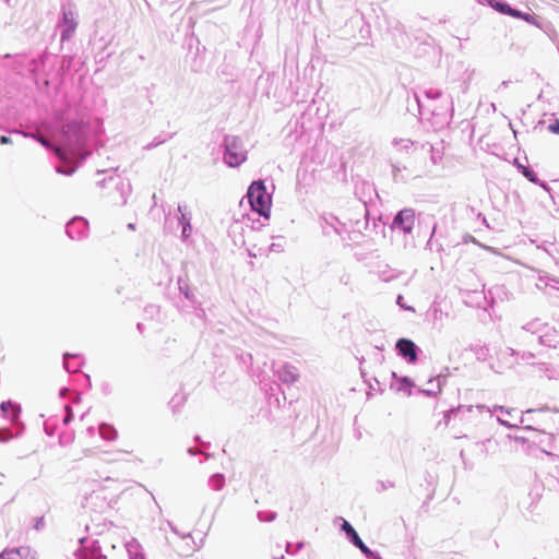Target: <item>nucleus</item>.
Returning <instances> with one entry per match:
<instances>
[{
  "instance_id": "obj_1",
  "label": "nucleus",
  "mask_w": 559,
  "mask_h": 559,
  "mask_svg": "<svg viewBox=\"0 0 559 559\" xmlns=\"http://www.w3.org/2000/svg\"><path fill=\"white\" fill-rule=\"evenodd\" d=\"M521 329L526 332L532 341L547 348L559 349V324L551 325L540 318H534L524 323Z\"/></svg>"
},
{
  "instance_id": "obj_2",
  "label": "nucleus",
  "mask_w": 559,
  "mask_h": 559,
  "mask_svg": "<svg viewBox=\"0 0 559 559\" xmlns=\"http://www.w3.org/2000/svg\"><path fill=\"white\" fill-rule=\"evenodd\" d=\"M559 423V412L549 407L530 408L521 412L519 423L524 425L523 429L536 432L547 430L556 423Z\"/></svg>"
},
{
  "instance_id": "obj_3",
  "label": "nucleus",
  "mask_w": 559,
  "mask_h": 559,
  "mask_svg": "<svg viewBox=\"0 0 559 559\" xmlns=\"http://www.w3.org/2000/svg\"><path fill=\"white\" fill-rule=\"evenodd\" d=\"M252 212L265 221L270 218L272 193L267 191L263 179L251 182L246 194Z\"/></svg>"
},
{
  "instance_id": "obj_4",
  "label": "nucleus",
  "mask_w": 559,
  "mask_h": 559,
  "mask_svg": "<svg viewBox=\"0 0 559 559\" xmlns=\"http://www.w3.org/2000/svg\"><path fill=\"white\" fill-rule=\"evenodd\" d=\"M97 186L108 190L106 195L116 205H124L131 193V183L127 177H104Z\"/></svg>"
},
{
  "instance_id": "obj_5",
  "label": "nucleus",
  "mask_w": 559,
  "mask_h": 559,
  "mask_svg": "<svg viewBox=\"0 0 559 559\" xmlns=\"http://www.w3.org/2000/svg\"><path fill=\"white\" fill-rule=\"evenodd\" d=\"M37 142H39L47 151H51L64 164H71L84 158V154L82 152L84 141L80 135L75 139L73 146L70 143H67L61 147L50 143L47 139L41 136H37Z\"/></svg>"
},
{
  "instance_id": "obj_6",
  "label": "nucleus",
  "mask_w": 559,
  "mask_h": 559,
  "mask_svg": "<svg viewBox=\"0 0 559 559\" xmlns=\"http://www.w3.org/2000/svg\"><path fill=\"white\" fill-rule=\"evenodd\" d=\"M224 162L229 167H237L247 159V151L240 138L227 135L224 139Z\"/></svg>"
},
{
  "instance_id": "obj_7",
  "label": "nucleus",
  "mask_w": 559,
  "mask_h": 559,
  "mask_svg": "<svg viewBox=\"0 0 559 559\" xmlns=\"http://www.w3.org/2000/svg\"><path fill=\"white\" fill-rule=\"evenodd\" d=\"M558 436L547 430L536 432L532 439V444H536L543 453L552 460L559 459Z\"/></svg>"
},
{
  "instance_id": "obj_8",
  "label": "nucleus",
  "mask_w": 559,
  "mask_h": 559,
  "mask_svg": "<svg viewBox=\"0 0 559 559\" xmlns=\"http://www.w3.org/2000/svg\"><path fill=\"white\" fill-rule=\"evenodd\" d=\"M78 27V14L72 5L62 7V16L58 24L61 41L69 40L73 37Z\"/></svg>"
},
{
  "instance_id": "obj_9",
  "label": "nucleus",
  "mask_w": 559,
  "mask_h": 559,
  "mask_svg": "<svg viewBox=\"0 0 559 559\" xmlns=\"http://www.w3.org/2000/svg\"><path fill=\"white\" fill-rule=\"evenodd\" d=\"M343 521L341 525V531L345 533L346 538L352 543L355 547H357L367 559H382L378 551L370 549L360 538L354 526L346 520Z\"/></svg>"
},
{
  "instance_id": "obj_10",
  "label": "nucleus",
  "mask_w": 559,
  "mask_h": 559,
  "mask_svg": "<svg viewBox=\"0 0 559 559\" xmlns=\"http://www.w3.org/2000/svg\"><path fill=\"white\" fill-rule=\"evenodd\" d=\"M79 548L75 550L74 556L78 559H106L102 554V548L97 539H91L88 536L79 538Z\"/></svg>"
},
{
  "instance_id": "obj_11",
  "label": "nucleus",
  "mask_w": 559,
  "mask_h": 559,
  "mask_svg": "<svg viewBox=\"0 0 559 559\" xmlns=\"http://www.w3.org/2000/svg\"><path fill=\"white\" fill-rule=\"evenodd\" d=\"M90 224L83 216L72 217L66 225L67 236L74 241H82L88 237Z\"/></svg>"
},
{
  "instance_id": "obj_12",
  "label": "nucleus",
  "mask_w": 559,
  "mask_h": 559,
  "mask_svg": "<svg viewBox=\"0 0 559 559\" xmlns=\"http://www.w3.org/2000/svg\"><path fill=\"white\" fill-rule=\"evenodd\" d=\"M415 221V210L411 207H405L395 214L391 224V228L393 230H399L404 234H411L413 231Z\"/></svg>"
},
{
  "instance_id": "obj_13",
  "label": "nucleus",
  "mask_w": 559,
  "mask_h": 559,
  "mask_svg": "<svg viewBox=\"0 0 559 559\" xmlns=\"http://www.w3.org/2000/svg\"><path fill=\"white\" fill-rule=\"evenodd\" d=\"M395 350L397 356L412 365L418 360V356L421 353V349L415 344V342L405 337L396 341Z\"/></svg>"
},
{
  "instance_id": "obj_14",
  "label": "nucleus",
  "mask_w": 559,
  "mask_h": 559,
  "mask_svg": "<svg viewBox=\"0 0 559 559\" xmlns=\"http://www.w3.org/2000/svg\"><path fill=\"white\" fill-rule=\"evenodd\" d=\"M354 193L365 206H367L368 203L373 202L374 199L379 198L374 183L365 179L355 183Z\"/></svg>"
},
{
  "instance_id": "obj_15",
  "label": "nucleus",
  "mask_w": 559,
  "mask_h": 559,
  "mask_svg": "<svg viewBox=\"0 0 559 559\" xmlns=\"http://www.w3.org/2000/svg\"><path fill=\"white\" fill-rule=\"evenodd\" d=\"M179 212L178 216V223L181 225V239L182 241H187L192 233V226H191V213L187 212V206L182 204H178L177 207Z\"/></svg>"
},
{
  "instance_id": "obj_16",
  "label": "nucleus",
  "mask_w": 559,
  "mask_h": 559,
  "mask_svg": "<svg viewBox=\"0 0 559 559\" xmlns=\"http://www.w3.org/2000/svg\"><path fill=\"white\" fill-rule=\"evenodd\" d=\"M177 285H178V289H179L180 294H182L185 296V298L191 304V306L195 310H200V312L203 314L204 310L201 308V302L198 300L197 296L191 290L188 280H186L183 277H179L177 280Z\"/></svg>"
},
{
  "instance_id": "obj_17",
  "label": "nucleus",
  "mask_w": 559,
  "mask_h": 559,
  "mask_svg": "<svg viewBox=\"0 0 559 559\" xmlns=\"http://www.w3.org/2000/svg\"><path fill=\"white\" fill-rule=\"evenodd\" d=\"M275 373H276L277 378L283 383H287V384L295 383L299 378L298 369L295 366L289 365V364H284V365L280 366L275 370Z\"/></svg>"
},
{
  "instance_id": "obj_18",
  "label": "nucleus",
  "mask_w": 559,
  "mask_h": 559,
  "mask_svg": "<svg viewBox=\"0 0 559 559\" xmlns=\"http://www.w3.org/2000/svg\"><path fill=\"white\" fill-rule=\"evenodd\" d=\"M83 364L84 361L79 354H63V367L68 372H78Z\"/></svg>"
},
{
  "instance_id": "obj_19",
  "label": "nucleus",
  "mask_w": 559,
  "mask_h": 559,
  "mask_svg": "<svg viewBox=\"0 0 559 559\" xmlns=\"http://www.w3.org/2000/svg\"><path fill=\"white\" fill-rule=\"evenodd\" d=\"M126 550L129 559H146L143 547L136 538H131L127 542Z\"/></svg>"
},
{
  "instance_id": "obj_20",
  "label": "nucleus",
  "mask_w": 559,
  "mask_h": 559,
  "mask_svg": "<svg viewBox=\"0 0 559 559\" xmlns=\"http://www.w3.org/2000/svg\"><path fill=\"white\" fill-rule=\"evenodd\" d=\"M441 91L438 88L430 87L426 90L421 97H416L419 108L429 107V102L439 99L441 97Z\"/></svg>"
},
{
  "instance_id": "obj_21",
  "label": "nucleus",
  "mask_w": 559,
  "mask_h": 559,
  "mask_svg": "<svg viewBox=\"0 0 559 559\" xmlns=\"http://www.w3.org/2000/svg\"><path fill=\"white\" fill-rule=\"evenodd\" d=\"M99 436L107 441H114L118 438V431L117 429L107 423H103L98 427Z\"/></svg>"
},
{
  "instance_id": "obj_22",
  "label": "nucleus",
  "mask_w": 559,
  "mask_h": 559,
  "mask_svg": "<svg viewBox=\"0 0 559 559\" xmlns=\"http://www.w3.org/2000/svg\"><path fill=\"white\" fill-rule=\"evenodd\" d=\"M392 377L399 380L396 391L406 392L408 395L412 394V388L414 386V382L412 381L411 378L406 376L397 378L395 372H392Z\"/></svg>"
},
{
  "instance_id": "obj_23",
  "label": "nucleus",
  "mask_w": 559,
  "mask_h": 559,
  "mask_svg": "<svg viewBox=\"0 0 559 559\" xmlns=\"http://www.w3.org/2000/svg\"><path fill=\"white\" fill-rule=\"evenodd\" d=\"M209 487L215 491H218V490H222L223 487L225 486V476L224 474H221V473H216L214 475H212L210 478H209Z\"/></svg>"
},
{
  "instance_id": "obj_24",
  "label": "nucleus",
  "mask_w": 559,
  "mask_h": 559,
  "mask_svg": "<svg viewBox=\"0 0 559 559\" xmlns=\"http://www.w3.org/2000/svg\"><path fill=\"white\" fill-rule=\"evenodd\" d=\"M0 559H29L28 554L22 551V549H12L5 551L0 556Z\"/></svg>"
},
{
  "instance_id": "obj_25",
  "label": "nucleus",
  "mask_w": 559,
  "mask_h": 559,
  "mask_svg": "<svg viewBox=\"0 0 559 559\" xmlns=\"http://www.w3.org/2000/svg\"><path fill=\"white\" fill-rule=\"evenodd\" d=\"M392 145L396 151H408L413 147L414 143L409 139H394Z\"/></svg>"
},
{
  "instance_id": "obj_26",
  "label": "nucleus",
  "mask_w": 559,
  "mask_h": 559,
  "mask_svg": "<svg viewBox=\"0 0 559 559\" xmlns=\"http://www.w3.org/2000/svg\"><path fill=\"white\" fill-rule=\"evenodd\" d=\"M333 222H335L337 225H341L337 218L332 217V222H328L325 219L326 225L322 227L324 235H330L331 230H333L338 236H342V227L336 226Z\"/></svg>"
},
{
  "instance_id": "obj_27",
  "label": "nucleus",
  "mask_w": 559,
  "mask_h": 559,
  "mask_svg": "<svg viewBox=\"0 0 559 559\" xmlns=\"http://www.w3.org/2000/svg\"><path fill=\"white\" fill-rule=\"evenodd\" d=\"M538 281L544 283L546 287H551L559 290V278L550 275H539Z\"/></svg>"
},
{
  "instance_id": "obj_28",
  "label": "nucleus",
  "mask_w": 559,
  "mask_h": 559,
  "mask_svg": "<svg viewBox=\"0 0 559 559\" xmlns=\"http://www.w3.org/2000/svg\"><path fill=\"white\" fill-rule=\"evenodd\" d=\"M395 487V483L392 481V480H377L376 484H374V490L378 492V493H381L388 489H391V488H394Z\"/></svg>"
},
{
  "instance_id": "obj_29",
  "label": "nucleus",
  "mask_w": 559,
  "mask_h": 559,
  "mask_svg": "<svg viewBox=\"0 0 559 559\" xmlns=\"http://www.w3.org/2000/svg\"><path fill=\"white\" fill-rule=\"evenodd\" d=\"M257 518L260 522L270 523L277 518V513L274 511H259Z\"/></svg>"
},
{
  "instance_id": "obj_30",
  "label": "nucleus",
  "mask_w": 559,
  "mask_h": 559,
  "mask_svg": "<svg viewBox=\"0 0 559 559\" xmlns=\"http://www.w3.org/2000/svg\"><path fill=\"white\" fill-rule=\"evenodd\" d=\"M491 8H493L496 11L507 14L509 10V4L502 0H488Z\"/></svg>"
},
{
  "instance_id": "obj_31",
  "label": "nucleus",
  "mask_w": 559,
  "mask_h": 559,
  "mask_svg": "<svg viewBox=\"0 0 559 559\" xmlns=\"http://www.w3.org/2000/svg\"><path fill=\"white\" fill-rule=\"evenodd\" d=\"M531 182L535 183V185H538L540 186L542 188H544L547 192H549L550 197L552 198V194H551V188L548 186V183H546L545 181H542L540 180V177H526Z\"/></svg>"
},
{
  "instance_id": "obj_32",
  "label": "nucleus",
  "mask_w": 559,
  "mask_h": 559,
  "mask_svg": "<svg viewBox=\"0 0 559 559\" xmlns=\"http://www.w3.org/2000/svg\"><path fill=\"white\" fill-rule=\"evenodd\" d=\"M66 393L71 394V401H72L73 403H79V402L81 401V393H79V392H76V391L71 392L70 390H68V389H66V388H63V389H61V390H60V395H61L62 397H64V396H66Z\"/></svg>"
},
{
  "instance_id": "obj_33",
  "label": "nucleus",
  "mask_w": 559,
  "mask_h": 559,
  "mask_svg": "<svg viewBox=\"0 0 559 559\" xmlns=\"http://www.w3.org/2000/svg\"><path fill=\"white\" fill-rule=\"evenodd\" d=\"M44 430L47 436L52 437L56 430V423H52L50 419L44 423Z\"/></svg>"
},
{
  "instance_id": "obj_34",
  "label": "nucleus",
  "mask_w": 559,
  "mask_h": 559,
  "mask_svg": "<svg viewBox=\"0 0 559 559\" xmlns=\"http://www.w3.org/2000/svg\"><path fill=\"white\" fill-rule=\"evenodd\" d=\"M304 545L305 544L302 542H299L296 545H294V544L288 542L286 544V552L287 554H296L297 551H299L304 547Z\"/></svg>"
},
{
  "instance_id": "obj_35",
  "label": "nucleus",
  "mask_w": 559,
  "mask_h": 559,
  "mask_svg": "<svg viewBox=\"0 0 559 559\" xmlns=\"http://www.w3.org/2000/svg\"><path fill=\"white\" fill-rule=\"evenodd\" d=\"M63 407H64L66 414L62 418V423H63V425H68L73 419V412H72V408L68 404H66Z\"/></svg>"
},
{
  "instance_id": "obj_36",
  "label": "nucleus",
  "mask_w": 559,
  "mask_h": 559,
  "mask_svg": "<svg viewBox=\"0 0 559 559\" xmlns=\"http://www.w3.org/2000/svg\"><path fill=\"white\" fill-rule=\"evenodd\" d=\"M130 453H131V451H128V450H117V451L110 453L111 457L108 459V461H110V462H119V461L122 460L121 459L122 454H130Z\"/></svg>"
},
{
  "instance_id": "obj_37",
  "label": "nucleus",
  "mask_w": 559,
  "mask_h": 559,
  "mask_svg": "<svg viewBox=\"0 0 559 559\" xmlns=\"http://www.w3.org/2000/svg\"><path fill=\"white\" fill-rule=\"evenodd\" d=\"M144 311L148 317L154 318L156 314L159 313V307L157 305H147L144 308Z\"/></svg>"
},
{
  "instance_id": "obj_38",
  "label": "nucleus",
  "mask_w": 559,
  "mask_h": 559,
  "mask_svg": "<svg viewBox=\"0 0 559 559\" xmlns=\"http://www.w3.org/2000/svg\"><path fill=\"white\" fill-rule=\"evenodd\" d=\"M478 359H485L488 354V348L486 346H478L473 348Z\"/></svg>"
},
{
  "instance_id": "obj_39",
  "label": "nucleus",
  "mask_w": 559,
  "mask_h": 559,
  "mask_svg": "<svg viewBox=\"0 0 559 559\" xmlns=\"http://www.w3.org/2000/svg\"><path fill=\"white\" fill-rule=\"evenodd\" d=\"M420 392L427 396H436L438 393L441 392V385H440V382L438 381L437 383V390H432V389H424V390H420Z\"/></svg>"
},
{
  "instance_id": "obj_40",
  "label": "nucleus",
  "mask_w": 559,
  "mask_h": 559,
  "mask_svg": "<svg viewBox=\"0 0 559 559\" xmlns=\"http://www.w3.org/2000/svg\"><path fill=\"white\" fill-rule=\"evenodd\" d=\"M493 411L500 412L503 415H511L512 413H516L515 408H507V407L500 406V405H495Z\"/></svg>"
},
{
  "instance_id": "obj_41",
  "label": "nucleus",
  "mask_w": 559,
  "mask_h": 559,
  "mask_svg": "<svg viewBox=\"0 0 559 559\" xmlns=\"http://www.w3.org/2000/svg\"><path fill=\"white\" fill-rule=\"evenodd\" d=\"M548 131L555 134L559 133V119H555L548 127Z\"/></svg>"
},
{
  "instance_id": "obj_42",
  "label": "nucleus",
  "mask_w": 559,
  "mask_h": 559,
  "mask_svg": "<svg viewBox=\"0 0 559 559\" xmlns=\"http://www.w3.org/2000/svg\"><path fill=\"white\" fill-rule=\"evenodd\" d=\"M185 402V399L182 396H179V395H175L171 401H170V404L173 405L174 409L176 407H179L183 404Z\"/></svg>"
},
{
  "instance_id": "obj_43",
  "label": "nucleus",
  "mask_w": 559,
  "mask_h": 559,
  "mask_svg": "<svg viewBox=\"0 0 559 559\" xmlns=\"http://www.w3.org/2000/svg\"><path fill=\"white\" fill-rule=\"evenodd\" d=\"M497 420H498V423H499L500 425H502V426H504V427H508V428H518V427H519V424H516V423H511V421H509V420H507V419H503V418H501V417H498V418H497Z\"/></svg>"
},
{
  "instance_id": "obj_44",
  "label": "nucleus",
  "mask_w": 559,
  "mask_h": 559,
  "mask_svg": "<svg viewBox=\"0 0 559 559\" xmlns=\"http://www.w3.org/2000/svg\"><path fill=\"white\" fill-rule=\"evenodd\" d=\"M403 296L402 295H399L397 298H396V304L402 308V309H405V310H408V311H415V309L411 306H407L404 304L403 301Z\"/></svg>"
},
{
  "instance_id": "obj_45",
  "label": "nucleus",
  "mask_w": 559,
  "mask_h": 559,
  "mask_svg": "<svg viewBox=\"0 0 559 559\" xmlns=\"http://www.w3.org/2000/svg\"><path fill=\"white\" fill-rule=\"evenodd\" d=\"M269 250L271 252H283L284 251V246L280 242H272L269 247Z\"/></svg>"
},
{
  "instance_id": "obj_46",
  "label": "nucleus",
  "mask_w": 559,
  "mask_h": 559,
  "mask_svg": "<svg viewBox=\"0 0 559 559\" xmlns=\"http://www.w3.org/2000/svg\"><path fill=\"white\" fill-rule=\"evenodd\" d=\"M368 386L370 390H378V391H381V388H380V382L378 381L377 378H372V381H369L368 382Z\"/></svg>"
},
{
  "instance_id": "obj_47",
  "label": "nucleus",
  "mask_w": 559,
  "mask_h": 559,
  "mask_svg": "<svg viewBox=\"0 0 559 559\" xmlns=\"http://www.w3.org/2000/svg\"><path fill=\"white\" fill-rule=\"evenodd\" d=\"M522 14H523V12H521V11H519L516 9H512L511 7H509V10L507 12V15H510V16H513V17H516V19H521Z\"/></svg>"
},
{
  "instance_id": "obj_48",
  "label": "nucleus",
  "mask_w": 559,
  "mask_h": 559,
  "mask_svg": "<svg viewBox=\"0 0 559 559\" xmlns=\"http://www.w3.org/2000/svg\"><path fill=\"white\" fill-rule=\"evenodd\" d=\"M240 359L242 360L243 364L246 365H251L252 364V355L247 353V354H241L240 355Z\"/></svg>"
},
{
  "instance_id": "obj_49",
  "label": "nucleus",
  "mask_w": 559,
  "mask_h": 559,
  "mask_svg": "<svg viewBox=\"0 0 559 559\" xmlns=\"http://www.w3.org/2000/svg\"><path fill=\"white\" fill-rule=\"evenodd\" d=\"M521 19L530 24H537L535 17L528 13H523Z\"/></svg>"
},
{
  "instance_id": "obj_50",
  "label": "nucleus",
  "mask_w": 559,
  "mask_h": 559,
  "mask_svg": "<svg viewBox=\"0 0 559 559\" xmlns=\"http://www.w3.org/2000/svg\"><path fill=\"white\" fill-rule=\"evenodd\" d=\"M168 526L170 527L171 532L179 535L181 538H187L188 536H190V534H180L177 527L171 522H168Z\"/></svg>"
},
{
  "instance_id": "obj_51",
  "label": "nucleus",
  "mask_w": 559,
  "mask_h": 559,
  "mask_svg": "<svg viewBox=\"0 0 559 559\" xmlns=\"http://www.w3.org/2000/svg\"><path fill=\"white\" fill-rule=\"evenodd\" d=\"M513 439H514V441L520 442L522 444L532 443V440H530L528 438L522 437V436H514Z\"/></svg>"
},
{
  "instance_id": "obj_52",
  "label": "nucleus",
  "mask_w": 559,
  "mask_h": 559,
  "mask_svg": "<svg viewBox=\"0 0 559 559\" xmlns=\"http://www.w3.org/2000/svg\"><path fill=\"white\" fill-rule=\"evenodd\" d=\"M461 409V407L459 408H452L450 409L449 412H447V414L444 415V418L447 420H450L452 418V416L456 415V413Z\"/></svg>"
},
{
  "instance_id": "obj_53",
  "label": "nucleus",
  "mask_w": 559,
  "mask_h": 559,
  "mask_svg": "<svg viewBox=\"0 0 559 559\" xmlns=\"http://www.w3.org/2000/svg\"><path fill=\"white\" fill-rule=\"evenodd\" d=\"M0 143L1 144H10V143H13V139L11 136L1 135Z\"/></svg>"
},
{
  "instance_id": "obj_54",
  "label": "nucleus",
  "mask_w": 559,
  "mask_h": 559,
  "mask_svg": "<svg viewBox=\"0 0 559 559\" xmlns=\"http://www.w3.org/2000/svg\"><path fill=\"white\" fill-rule=\"evenodd\" d=\"M349 281H350V276L349 274H343L341 277H340V283L344 284V285H348L349 284Z\"/></svg>"
},
{
  "instance_id": "obj_55",
  "label": "nucleus",
  "mask_w": 559,
  "mask_h": 559,
  "mask_svg": "<svg viewBox=\"0 0 559 559\" xmlns=\"http://www.w3.org/2000/svg\"><path fill=\"white\" fill-rule=\"evenodd\" d=\"M57 170H58V173H61V174H69V173L74 171L75 169L74 168H62L61 166H58Z\"/></svg>"
},
{
  "instance_id": "obj_56",
  "label": "nucleus",
  "mask_w": 559,
  "mask_h": 559,
  "mask_svg": "<svg viewBox=\"0 0 559 559\" xmlns=\"http://www.w3.org/2000/svg\"><path fill=\"white\" fill-rule=\"evenodd\" d=\"M188 453L191 455V456H194V455H198L200 453H202L200 450H198L197 448H189L188 449Z\"/></svg>"
},
{
  "instance_id": "obj_57",
  "label": "nucleus",
  "mask_w": 559,
  "mask_h": 559,
  "mask_svg": "<svg viewBox=\"0 0 559 559\" xmlns=\"http://www.w3.org/2000/svg\"><path fill=\"white\" fill-rule=\"evenodd\" d=\"M194 440H195L197 442L201 443V445H202V447H204V448H209V447H210V442H203V441H201V438H200V436H198V435L194 437Z\"/></svg>"
},
{
  "instance_id": "obj_58",
  "label": "nucleus",
  "mask_w": 559,
  "mask_h": 559,
  "mask_svg": "<svg viewBox=\"0 0 559 559\" xmlns=\"http://www.w3.org/2000/svg\"><path fill=\"white\" fill-rule=\"evenodd\" d=\"M538 249H543L544 251H546L548 254L552 255V251L547 248V246L543 245V246H538L537 247Z\"/></svg>"
},
{
  "instance_id": "obj_59",
  "label": "nucleus",
  "mask_w": 559,
  "mask_h": 559,
  "mask_svg": "<svg viewBox=\"0 0 559 559\" xmlns=\"http://www.w3.org/2000/svg\"><path fill=\"white\" fill-rule=\"evenodd\" d=\"M44 525V518H37V531Z\"/></svg>"
},
{
  "instance_id": "obj_60",
  "label": "nucleus",
  "mask_w": 559,
  "mask_h": 559,
  "mask_svg": "<svg viewBox=\"0 0 559 559\" xmlns=\"http://www.w3.org/2000/svg\"><path fill=\"white\" fill-rule=\"evenodd\" d=\"M435 231H436V225L433 226L431 236H433ZM431 245H432V237H430V239L428 240L427 247H429L431 249Z\"/></svg>"
},
{
  "instance_id": "obj_61",
  "label": "nucleus",
  "mask_w": 559,
  "mask_h": 559,
  "mask_svg": "<svg viewBox=\"0 0 559 559\" xmlns=\"http://www.w3.org/2000/svg\"><path fill=\"white\" fill-rule=\"evenodd\" d=\"M127 228H128L129 230H132V231H134V230L136 229V227H135V224H134V223H129V224L127 225Z\"/></svg>"
},
{
  "instance_id": "obj_62",
  "label": "nucleus",
  "mask_w": 559,
  "mask_h": 559,
  "mask_svg": "<svg viewBox=\"0 0 559 559\" xmlns=\"http://www.w3.org/2000/svg\"><path fill=\"white\" fill-rule=\"evenodd\" d=\"M136 329H138L140 332H142V330H143V324H142V323H138V324H136Z\"/></svg>"
},
{
  "instance_id": "obj_63",
  "label": "nucleus",
  "mask_w": 559,
  "mask_h": 559,
  "mask_svg": "<svg viewBox=\"0 0 559 559\" xmlns=\"http://www.w3.org/2000/svg\"><path fill=\"white\" fill-rule=\"evenodd\" d=\"M85 378H86L87 384L91 386V379H90V376H88V374H85Z\"/></svg>"
},
{
  "instance_id": "obj_64",
  "label": "nucleus",
  "mask_w": 559,
  "mask_h": 559,
  "mask_svg": "<svg viewBox=\"0 0 559 559\" xmlns=\"http://www.w3.org/2000/svg\"><path fill=\"white\" fill-rule=\"evenodd\" d=\"M86 416V413H83L81 416H80V419L83 420Z\"/></svg>"
}]
</instances>
